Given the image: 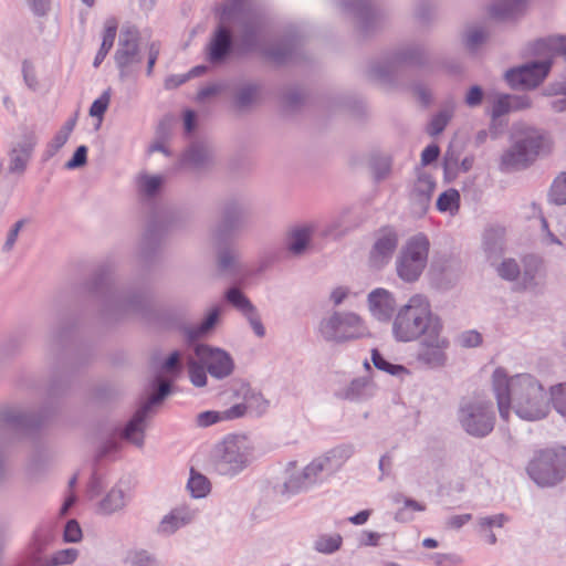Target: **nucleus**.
Segmentation results:
<instances>
[{"mask_svg":"<svg viewBox=\"0 0 566 566\" xmlns=\"http://www.w3.org/2000/svg\"><path fill=\"white\" fill-rule=\"evenodd\" d=\"M73 336V327L59 323L52 327L48 338L46 360L51 365V377L43 396L48 400L36 413L22 408L4 405L0 407V485L7 480V465L3 447L13 441L19 433L40 428L53 415L51 400L63 395L69 386V371L63 359V350Z\"/></svg>","mask_w":566,"mask_h":566,"instance_id":"obj_1","label":"nucleus"},{"mask_svg":"<svg viewBox=\"0 0 566 566\" xmlns=\"http://www.w3.org/2000/svg\"><path fill=\"white\" fill-rule=\"evenodd\" d=\"M492 391L500 418L509 421L511 411L526 421L546 418L551 410L549 399L541 381L527 373L510 376L497 367L492 374Z\"/></svg>","mask_w":566,"mask_h":566,"instance_id":"obj_2","label":"nucleus"},{"mask_svg":"<svg viewBox=\"0 0 566 566\" xmlns=\"http://www.w3.org/2000/svg\"><path fill=\"white\" fill-rule=\"evenodd\" d=\"M85 289L104 319L119 321L133 315H144L148 310L147 285L134 283L119 287L109 266L98 268Z\"/></svg>","mask_w":566,"mask_h":566,"instance_id":"obj_3","label":"nucleus"},{"mask_svg":"<svg viewBox=\"0 0 566 566\" xmlns=\"http://www.w3.org/2000/svg\"><path fill=\"white\" fill-rule=\"evenodd\" d=\"M437 329H443L441 318L432 313L426 296L416 294L398 308L391 331L397 342L410 343Z\"/></svg>","mask_w":566,"mask_h":566,"instance_id":"obj_4","label":"nucleus"},{"mask_svg":"<svg viewBox=\"0 0 566 566\" xmlns=\"http://www.w3.org/2000/svg\"><path fill=\"white\" fill-rule=\"evenodd\" d=\"M566 50L565 36H549L534 43L535 53H546L541 61L527 62L505 72V80L512 88L530 90L538 86L552 66V56Z\"/></svg>","mask_w":566,"mask_h":566,"instance_id":"obj_5","label":"nucleus"},{"mask_svg":"<svg viewBox=\"0 0 566 566\" xmlns=\"http://www.w3.org/2000/svg\"><path fill=\"white\" fill-rule=\"evenodd\" d=\"M547 143L546 135L539 129L526 127L516 130L511 145L501 155L499 169L504 174L527 169L536 161Z\"/></svg>","mask_w":566,"mask_h":566,"instance_id":"obj_6","label":"nucleus"},{"mask_svg":"<svg viewBox=\"0 0 566 566\" xmlns=\"http://www.w3.org/2000/svg\"><path fill=\"white\" fill-rule=\"evenodd\" d=\"M426 60V50L421 44H405L390 54L373 61L369 64L367 76L379 84L397 86L400 84L403 65L421 66Z\"/></svg>","mask_w":566,"mask_h":566,"instance_id":"obj_7","label":"nucleus"},{"mask_svg":"<svg viewBox=\"0 0 566 566\" xmlns=\"http://www.w3.org/2000/svg\"><path fill=\"white\" fill-rule=\"evenodd\" d=\"M252 460V447L244 436H227L216 443L210 452L209 462L220 475L235 476L242 472Z\"/></svg>","mask_w":566,"mask_h":566,"instance_id":"obj_8","label":"nucleus"},{"mask_svg":"<svg viewBox=\"0 0 566 566\" xmlns=\"http://www.w3.org/2000/svg\"><path fill=\"white\" fill-rule=\"evenodd\" d=\"M526 472L541 488H551L560 483L566 476V448L556 447L535 451L528 461Z\"/></svg>","mask_w":566,"mask_h":566,"instance_id":"obj_9","label":"nucleus"},{"mask_svg":"<svg viewBox=\"0 0 566 566\" xmlns=\"http://www.w3.org/2000/svg\"><path fill=\"white\" fill-rule=\"evenodd\" d=\"M321 337L333 344H344L370 336L365 322L353 312H332L318 324Z\"/></svg>","mask_w":566,"mask_h":566,"instance_id":"obj_10","label":"nucleus"},{"mask_svg":"<svg viewBox=\"0 0 566 566\" xmlns=\"http://www.w3.org/2000/svg\"><path fill=\"white\" fill-rule=\"evenodd\" d=\"M457 419L469 436L485 438L495 426L493 403L480 397L463 399L459 405Z\"/></svg>","mask_w":566,"mask_h":566,"instance_id":"obj_11","label":"nucleus"},{"mask_svg":"<svg viewBox=\"0 0 566 566\" xmlns=\"http://www.w3.org/2000/svg\"><path fill=\"white\" fill-rule=\"evenodd\" d=\"M430 242L423 233L408 239L396 261L398 276L405 282L419 279L428 261Z\"/></svg>","mask_w":566,"mask_h":566,"instance_id":"obj_12","label":"nucleus"},{"mask_svg":"<svg viewBox=\"0 0 566 566\" xmlns=\"http://www.w3.org/2000/svg\"><path fill=\"white\" fill-rule=\"evenodd\" d=\"M248 207L245 202L235 197L226 199L220 206V220L211 230V238L216 244H226L245 224Z\"/></svg>","mask_w":566,"mask_h":566,"instance_id":"obj_13","label":"nucleus"},{"mask_svg":"<svg viewBox=\"0 0 566 566\" xmlns=\"http://www.w3.org/2000/svg\"><path fill=\"white\" fill-rule=\"evenodd\" d=\"M171 390V384L168 380L159 379L153 395L148 400L134 413L133 418L127 422L120 431V438L132 442L137 447L144 444L145 420L153 407L159 405Z\"/></svg>","mask_w":566,"mask_h":566,"instance_id":"obj_14","label":"nucleus"},{"mask_svg":"<svg viewBox=\"0 0 566 566\" xmlns=\"http://www.w3.org/2000/svg\"><path fill=\"white\" fill-rule=\"evenodd\" d=\"M284 474V481L274 486V492L285 500L296 494L308 492L322 484L311 462L303 469H297L296 462L291 461L287 463Z\"/></svg>","mask_w":566,"mask_h":566,"instance_id":"obj_15","label":"nucleus"},{"mask_svg":"<svg viewBox=\"0 0 566 566\" xmlns=\"http://www.w3.org/2000/svg\"><path fill=\"white\" fill-rule=\"evenodd\" d=\"M443 329L431 332L420 339L419 347L416 353V360L419 365L428 369H438L447 365V350L450 340L442 335Z\"/></svg>","mask_w":566,"mask_h":566,"instance_id":"obj_16","label":"nucleus"},{"mask_svg":"<svg viewBox=\"0 0 566 566\" xmlns=\"http://www.w3.org/2000/svg\"><path fill=\"white\" fill-rule=\"evenodd\" d=\"M138 40L139 32L135 27H125L120 30L114 59L122 80L128 76L132 66L142 63Z\"/></svg>","mask_w":566,"mask_h":566,"instance_id":"obj_17","label":"nucleus"},{"mask_svg":"<svg viewBox=\"0 0 566 566\" xmlns=\"http://www.w3.org/2000/svg\"><path fill=\"white\" fill-rule=\"evenodd\" d=\"M195 356L207 367L212 378L222 380L231 376L234 371V360L232 356L222 348L213 347L208 344H196L193 346Z\"/></svg>","mask_w":566,"mask_h":566,"instance_id":"obj_18","label":"nucleus"},{"mask_svg":"<svg viewBox=\"0 0 566 566\" xmlns=\"http://www.w3.org/2000/svg\"><path fill=\"white\" fill-rule=\"evenodd\" d=\"M38 137L33 130H24L14 142L9 151L8 171L14 175H23L32 158Z\"/></svg>","mask_w":566,"mask_h":566,"instance_id":"obj_19","label":"nucleus"},{"mask_svg":"<svg viewBox=\"0 0 566 566\" xmlns=\"http://www.w3.org/2000/svg\"><path fill=\"white\" fill-rule=\"evenodd\" d=\"M233 49L234 39L232 31L223 23H220L213 30L206 46V60L212 65H221L230 57Z\"/></svg>","mask_w":566,"mask_h":566,"instance_id":"obj_20","label":"nucleus"},{"mask_svg":"<svg viewBox=\"0 0 566 566\" xmlns=\"http://www.w3.org/2000/svg\"><path fill=\"white\" fill-rule=\"evenodd\" d=\"M340 8L355 19L364 33H368L377 23L378 15L371 0H343Z\"/></svg>","mask_w":566,"mask_h":566,"instance_id":"obj_21","label":"nucleus"},{"mask_svg":"<svg viewBox=\"0 0 566 566\" xmlns=\"http://www.w3.org/2000/svg\"><path fill=\"white\" fill-rule=\"evenodd\" d=\"M240 46L243 52L259 51L263 42L264 18L260 14H251L241 22Z\"/></svg>","mask_w":566,"mask_h":566,"instance_id":"obj_22","label":"nucleus"},{"mask_svg":"<svg viewBox=\"0 0 566 566\" xmlns=\"http://www.w3.org/2000/svg\"><path fill=\"white\" fill-rule=\"evenodd\" d=\"M398 245V235L392 229H384L379 232L369 253V263L374 269H381L392 258Z\"/></svg>","mask_w":566,"mask_h":566,"instance_id":"obj_23","label":"nucleus"},{"mask_svg":"<svg viewBox=\"0 0 566 566\" xmlns=\"http://www.w3.org/2000/svg\"><path fill=\"white\" fill-rule=\"evenodd\" d=\"M314 231L313 223H298L290 227L284 239V247L289 254L295 258L304 255L311 245Z\"/></svg>","mask_w":566,"mask_h":566,"instance_id":"obj_24","label":"nucleus"},{"mask_svg":"<svg viewBox=\"0 0 566 566\" xmlns=\"http://www.w3.org/2000/svg\"><path fill=\"white\" fill-rule=\"evenodd\" d=\"M368 308L371 316L381 323L392 319L397 307L396 298L388 290L378 287L373 290L367 297Z\"/></svg>","mask_w":566,"mask_h":566,"instance_id":"obj_25","label":"nucleus"},{"mask_svg":"<svg viewBox=\"0 0 566 566\" xmlns=\"http://www.w3.org/2000/svg\"><path fill=\"white\" fill-rule=\"evenodd\" d=\"M197 514L198 511L189 505H178L163 516L157 526V533L164 536H170L178 530L191 524Z\"/></svg>","mask_w":566,"mask_h":566,"instance_id":"obj_26","label":"nucleus"},{"mask_svg":"<svg viewBox=\"0 0 566 566\" xmlns=\"http://www.w3.org/2000/svg\"><path fill=\"white\" fill-rule=\"evenodd\" d=\"M226 244H217L219 247L217 253L218 270L229 276H238L244 270L240 253L237 249Z\"/></svg>","mask_w":566,"mask_h":566,"instance_id":"obj_27","label":"nucleus"},{"mask_svg":"<svg viewBox=\"0 0 566 566\" xmlns=\"http://www.w3.org/2000/svg\"><path fill=\"white\" fill-rule=\"evenodd\" d=\"M235 396L242 399V402L234 405L243 407L242 417L245 415L248 409L255 411L258 415L264 413L268 409L269 401L260 391L252 389L249 384H240L239 388L235 389Z\"/></svg>","mask_w":566,"mask_h":566,"instance_id":"obj_28","label":"nucleus"},{"mask_svg":"<svg viewBox=\"0 0 566 566\" xmlns=\"http://www.w3.org/2000/svg\"><path fill=\"white\" fill-rule=\"evenodd\" d=\"M130 501L129 489L124 488L123 483L114 485L99 502V511L109 515L123 510Z\"/></svg>","mask_w":566,"mask_h":566,"instance_id":"obj_29","label":"nucleus"},{"mask_svg":"<svg viewBox=\"0 0 566 566\" xmlns=\"http://www.w3.org/2000/svg\"><path fill=\"white\" fill-rule=\"evenodd\" d=\"M166 231L167 226L165 222L158 220L156 217L148 221L142 239V251L145 258L160 245Z\"/></svg>","mask_w":566,"mask_h":566,"instance_id":"obj_30","label":"nucleus"},{"mask_svg":"<svg viewBox=\"0 0 566 566\" xmlns=\"http://www.w3.org/2000/svg\"><path fill=\"white\" fill-rule=\"evenodd\" d=\"M243 407L232 406L222 411L207 410L197 415L198 427L207 428L223 420H233L242 417Z\"/></svg>","mask_w":566,"mask_h":566,"instance_id":"obj_31","label":"nucleus"},{"mask_svg":"<svg viewBox=\"0 0 566 566\" xmlns=\"http://www.w3.org/2000/svg\"><path fill=\"white\" fill-rule=\"evenodd\" d=\"M301 41L298 38H287L277 44L265 50V55L275 63H285L293 60L298 50Z\"/></svg>","mask_w":566,"mask_h":566,"instance_id":"obj_32","label":"nucleus"},{"mask_svg":"<svg viewBox=\"0 0 566 566\" xmlns=\"http://www.w3.org/2000/svg\"><path fill=\"white\" fill-rule=\"evenodd\" d=\"M526 0H495L489 8L490 15L505 21L517 17L524 9Z\"/></svg>","mask_w":566,"mask_h":566,"instance_id":"obj_33","label":"nucleus"},{"mask_svg":"<svg viewBox=\"0 0 566 566\" xmlns=\"http://www.w3.org/2000/svg\"><path fill=\"white\" fill-rule=\"evenodd\" d=\"M212 159L213 150L211 146L205 143L192 144L184 155V161L197 169L207 167Z\"/></svg>","mask_w":566,"mask_h":566,"instance_id":"obj_34","label":"nucleus"},{"mask_svg":"<svg viewBox=\"0 0 566 566\" xmlns=\"http://www.w3.org/2000/svg\"><path fill=\"white\" fill-rule=\"evenodd\" d=\"M221 315V308L214 306L206 314L202 321L193 326H190L187 331V335L190 340H197L210 334L217 326Z\"/></svg>","mask_w":566,"mask_h":566,"instance_id":"obj_35","label":"nucleus"},{"mask_svg":"<svg viewBox=\"0 0 566 566\" xmlns=\"http://www.w3.org/2000/svg\"><path fill=\"white\" fill-rule=\"evenodd\" d=\"M164 185V177L158 175L139 174L136 178L138 195L144 200H151L157 197Z\"/></svg>","mask_w":566,"mask_h":566,"instance_id":"obj_36","label":"nucleus"},{"mask_svg":"<svg viewBox=\"0 0 566 566\" xmlns=\"http://www.w3.org/2000/svg\"><path fill=\"white\" fill-rule=\"evenodd\" d=\"M370 387H371V384L368 378L358 377V378L353 379L348 386L338 390L336 392V396L338 398H342L345 400H350V401L363 400L369 396Z\"/></svg>","mask_w":566,"mask_h":566,"instance_id":"obj_37","label":"nucleus"},{"mask_svg":"<svg viewBox=\"0 0 566 566\" xmlns=\"http://www.w3.org/2000/svg\"><path fill=\"white\" fill-rule=\"evenodd\" d=\"M259 94L260 85L256 83H245L240 85L233 95L235 107L240 111L250 108L256 102Z\"/></svg>","mask_w":566,"mask_h":566,"instance_id":"obj_38","label":"nucleus"},{"mask_svg":"<svg viewBox=\"0 0 566 566\" xmlns=\"http://www.w3.org/2000/svg\"><path fill=\"white\" fill-rule=\"evenodd\" d=\"M434 188L436 181L430 175H420L413 186V200L417 201L421 208H426L431 199Z\"/></svg>","mask_w":566,"mask_h":566,"instance_id":"obj_39","label":"nucleus"},{"mask_svg":"<svg viewBox=\"0 0 566 566\" xmlns=\"http://www.w3.org/2000/svg\"><path fill=\"white\" fill-rule=\"evenodd\" d=\"M116 32H117V24H116L115 20H107L106 24H105L104 33H103V40H102L101 48H99L98 52L96 53L94 61H93L94 67H98L102 64V62L108 54L109 50L113 48V44H114V41L116 38Z\"/></svg>","mask_w":566,"mask_h":566,"instance_id":"obj_40","label":"nucleus"},{"mask_svg":"<svg viewBox=\"0 0 566 566\" xmlns=\"http://www.w3.org/2000/svg\"><path fill=\"white\" fill-rule=\"evenodd\" d=\"M455 108V103L453 101H450L444 104L442 109H440L430 120L428 132L431 136H437L441 134L450 119L453 116V112Z\"/></svg>","mask_w":566,"mask_h":566,"instance_id":"obj_41","label":"nucleus"},{"mask_svg":"<svg viewBox=\"0 0 566 566\" xmlns=\"http://www.w3.org/2000/svg\"><path fill=\"white\" fill-rule=\"evenodd\" d=\"M52 538L53 536L49 528L40 527L34 532L30 544V552L35 563L40 560L41 554L46 549Z\"/></svg>","mask_w":566,"mask_h":566,"instance_id":"obj_42","label":"nucleus"},{"mask_svg":"<svg viewBox=\"0 0 566 566\" xmlns=\"http://www.w3.org/2000/svg\"><path fill=\"white\" fill-rule=\"evenodd\" d=\"M187 369L191 384L195 387H205L207 385V367L196 356L188 357Z\"/></svg>","mask_w":566,"mask_h":566,"instance_id":"obj_43","label":"nucleus"},{"mask_svg":"<svg viewBox=\"0 0 566 566\" xmlns=\"http://www.w3.org/2000/svg\"><path fill=\"white\" fill-rule=\"evenodd\" d=\"M342 544L343 537L339 534H322L315 539L314 549L322 554H333Z\"/></svg>","mask_w":566,"mask_h":566,"instance_id":"obj_44","label":"nucleus"},{"mask_svg":"<svg viewBox=\"0 0 566 566\" xmlns=\"http://www.w3.org/2000/svg\"><path fill=\"white\" fill-rule=\"evenodd\" d=\"M314 470L316 471L321 482L323 483L326 476H331L342 468L338 463H334L326 452L311 461Z\"/></svg>","mask_w":566,"mask_h":566,"instance_id":"obj_45","label":"nucleus"},{"mask_svg":"<svg viewBox=\"0 0 566 566\" xmlns=\"http://www.w3.org/2000/svg\"><path fill=\"white\" fill-rule=\"evenodd\" d=\"M187 488L190 491L192 497L201 499L205 497L210 492V482L201 473L191 470Z\"/></svg>","mask_w":566,"mask_h":566,"instance_id":"obj_46","label":"nucleus"},{"mask_svg":"<svg viewBox=\"0 0 566 566\" xmlns=\"http://www.w3.org/2000/svg\"><path fill=\"white\" fill-rule=\"evenodd\" d=\"M510 521V516L504 513L494 515L478 516L475 521V531L483 533L494 527H503Z\"/></svg>","mask_w":566,"mask_h":566,"instance_id":"obj_47","label":"nucleus"},{"mask_svg":"<svg viewBox=\"0 0 566 566\" xmlns=\"http://www.w3.org/2000/svg\"><path fill=\"white\" fill-rule=\"evenodd\" d=\"M548 199L551 202L566 205V171L560 172L552 182Z\"/></svg>","mask_w":566,"mask_h":566,"instance_id":"obj_48","label":"nucleus"},{"mask_svg":"<svg viewBox=\"0 0 566 566\" xmlns=\"http://www.w3.org/2000/svg\"><path fill=\"white\" fill-rule=\"evenodd\" d=\"M489 38V32L482 27H471L465 31L463 41L465 48L475 52Z\"/></svg>","mask_w":566,"mask_h":566,"instance_id":"obj_49","label":"nucleus"},{"mask_svg":"<svg viewBox=\"0 0 566 566\" xmlns=\"http://www.w3.org/2000/svg\"><path fill=\"white\" fill-rule=\"evenodd\" d=\"M541 268V262L535 256H528L524 260V270L520 276H522V283L525 289L533 287L537 284L536 277Z\"/></svg>","mask_w":566,"mask_h":566,"instance_id":"obj_50","label":"nucleus"},{"mask_svg":"<svg viewBox=\"0 0 566 566\" xmlns=\"http://www.w3.org/2000/svg\"><path fill=\"white\" fill-rule=\"evenodd\" d=\"M371 361L377 369L388 373L394 376H398L400 374L408 373V370L405 366L391 364L376 348H374L371 350Z\"/></svg>","mask_w":566,"mask_h":566,"instance_id":"obj_51","label":"nucleus"},{"mask_svg":"<svg viewBox=\"0 0 566 566\" xmlns=\"http://www.w3.org/2000/svg\"><path fill=\"white\" fill-rule=\"evenodd\" d=\"M224 296L226 300L243 315L254 307L250 300L238 287H230L227 290Z\"/></svg>","mask_w":566,"mask_h":566,"instance_id":"obj_52","label":"nucleus"},{"mask_svg":"<svg viewBox=\"0 0 566 566\" xmlns=\"http://www.w3.org/2000/svg\"><path fill=\"white\" fill-rule=\"evenodd\" d=\"M549 402L559 415L566 417V382L551 387Z\"/></svg>","mask_w":566,"mask_h":566,"instance_id":"obj_53","label":"nucleus"},{"mask_svg":"<svg viewBox=\"0 0 566 566\" xmlns=\"http://www.w3.org/2000/svg\"><path fill=\"white\" fill-rule=\"evenodd\" d=\"M460 195L455 189L443 191L437 200V209L441 212L452 211L459 207Z\"/></svg>","mask_w":566,"mask_h":566,"instance_id":"obj_54","label":"nucleus"},{"mask_svg":"<svg viewBox=\"0 0 566 566\" xmlns=\"http://www.w3.org/2000/svg\"><path fill=\"white\" fill-rule=\"evenodd\" d=\"M355 448L350 443H343L326 451V454L331 457L334 463H338L340 468L348 461L354 454Z\"/></svg>","mask_w":566,"mask_h":566,"instance_id":"obj_55","label":"nucleus"},{"mask_svg":"<svg viewBox=\"0 0 566 566\" xmlns=\"http://www.w3.org/2000/svg\"><path fill=\"white\" fill-rule=\"evenodd\" d=\"M126 562L128 566H159L157 558L145 549L129 553Z\"/></svg>","mask_w":566,"mask_h":566,"instance_id":"obj_56","label":"nucleus"},{"mask_svg":"<svg viewBox=\"0 0 566 566\" xmlns=\"http://www.w3.org/2000/svg\"><path fill=\"white\" fill-rule=\"evenodd\" d=\"M244 4L242 0H228L222 7L221 20L229 22L239 18L243 13Z\"/></svg>","mask_w":566,"mask_h":566,"instance_id":"obj_57","label":"nucleus"},{"mask_svg":"<svg viewBox=\"0 0 566 566\" xmlns=\"http://www.w3.org/2000/svg\"><path fill=\"white\" fill-rule=\"evenodd\" d=\"M78 556L76 548H65L57 551L53 554L51 559L48 560V566L69 565L72 564Z\"/></svg>","mask_w":566,"mask_h":566,"instance_id":"obj_58","label":"nucleus"},{"mask_svg":"<svg viewBox=\"0 0 566 566\" xmlns=\"http://www.w3.org/2000/svg\"><path fill=\"white\" fill-rule=\"evenodd\" d=\"M499 275L507 281H514L521 275V270L514 259H505L497 266Z\"/></svg>","mask_w":566,"mask_h":566,"instance_id":"obj_59","label":"nucleus"},{"mask_svg":"<svg viewBox=\"0 0 566 566\" xmlns=\"http://www.w3.org/2000/svg\"><path fill=\"white\" fill-rule=\"evenodd\" d=\"M305 99L304 92L298 87H290L283 93V102L290 109H296Z\"/></svg>","mask_w":566,"mask_h":566,"instance_id":"obj_60","label":"nucleus"},{"mask_svg":"<svg viewBox=\"0 0 566 566\" xmlns=\"http://www.w3.org/2000/svg\"><path fill=\"white\" fill-rule=\"evenodd\" d=\"M512 112L510 104V94L499 95L492 104L491 116L493 119L500 118Z\"/></svg>","mask_w":566,"mask_h":566,"instance_id":"obj_61","label":"nucleus"},{"mask_svg":"<svg viewBox=\"0 0 566 566\" xmlns=\"http://www.w3.org/2000/svg\"><path fill=\"white\" fill-rule=\"evenodd\" d=\"M340 219L332 220L321 230V237L325 239L337 240L345 234Z\"/></svg>","mask_w":566,"mask_h":566,"instance_id":"obj_62","label":"nucleus"},{"mask_svg":"<svg viewBox=\"0 0 566 566\" xmlns=\"http://www.w3.org/2000/svg\"><path fill=\"white\" fill-rule=\"evenodd\" d=\"M109 99L111 90L108 88L104 91L103 94L92 103L90 107V115L92 117H102L108 107Z\"/></svg>","mask_w":566,"mask_h":566,"instance_id":"obj_63","label":"nucleus"},{"mask_svg":"<svg viewBox=\"0 0 566 566\" xmlns=\"http://www.w3.org/2000/svg\"><path fill=\"white\" fill-rule=\"evenodd\" d=\"M554 92L559 97L553 99L551 102V106L555 112H565L566 111V81L564 83H557L554 85Z\"/></svg>","mask_w":566,"mask_h":566,"instance_id":"obj_64","label":"nucleus"}]
</instances>
